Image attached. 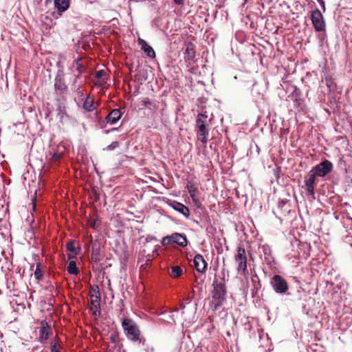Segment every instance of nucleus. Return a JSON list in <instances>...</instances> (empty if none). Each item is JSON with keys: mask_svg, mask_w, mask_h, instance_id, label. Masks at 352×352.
<instances>
[{"mask_svg": "<svg viewBox=\"0 0 352 352\" xmlns=\"http://www.w3.org/2000/svg\"><path fill=\"white\" fill-rule=\"evenodd\" d=\"M121 325L127 340L145 345L146 339L142 336L139 326L133 319L124 318Z\"/></svg>", "mask_w": 352, "mask_h": 352, "instance_id": "1", "label": "nucleus"}, {"mask_svg": "<svg viewBox=\"0 0 352 352\" xmlns=\"http://www.w3.org/2000/svg\"><path fill=\"white\" fill-rule=\"evenodd\" d=\"M212 300L210 307L213 311H217L222 307L226 300V288L223 281H219L215 277L212 283Z\"/></svg>", "mask_w": 352, "mask_h": 352, "instance_id": "2", "label": "nucleus"}, {"mask_svg": "<svg viewBox=\"0 0 352 352\" xmlns=\"http://www.w3.org/2000/svg\"><path fill=\"white\" fill-rule=\"evenodd\" d=\"M54 94L55 99L59 103H63L68 94V88L66 85L64 78V74L62 71H58L54 78Z\"/></svg>", "mask_w": 352, "mask_h": 352, "instance_id": "3", "label": "nucleus"}, {"mask_svg": "<svg viewBox=\"0 0 352 352\" xmlns=\"http://www.w3.org/2000/svg\"><path fill=\"white\" fill-rule=\"evenodd\" d=\"M207 120L208 116L204 113H199L196 120L197 138L204 144L207 143L209 134V130L206 125Z\"/></svg>", "mask_w": 352, "mask_h": 352, "instance_id": "4", "label": "nucleus"}, {"mask_svg": "<svg viewBox=\"0 0 352 352\" xmlns=\"http://www.w3.org/2000/svg\"><path fill=\"white\" fill-rule=\"evenodd\" d=\"M333 165L332 162L328 160H324L314 166L311 171L317 177H324L333 170Z\"/></svg>", "mask_w": 352, "mask_h": 352, "instance_id": "5", "label": "nucleus"}, {"mask_svg": "<svg viewBox=\"0 0 352 352\" xmlns=\"http://www.w3.org/2000/svg\"><path fill=\"white\" fill-rule=\"evenodd\" d=\"M247 255L245 250L242 247L237 248L236 254L234 256V261L237 264V272L244 275L247 272Z\"/></svg>", "mask_w": 352, "mask_h": 352, "instance_id": "6", "label": "nucleus"}, {"mask_svg": "<svg viewBox=\"0 0 352 352\" xmlns=\"http://www.w3.org/2000/svg\"><path fill=\"white\" fill-rule=\"evenodd\" d=\"M172 243L177 244L183 248L186 247L188 244L186 236L184 234L175 232L162 239V244L163 245H168Z\"/></svg>", "mask_w": 352, "mask_h": 352, "instance_id": "7", "label": "nucleus"}, {"mask_svg": "<svg viewBox=\"0 0 352 352\" xmlns=\"http://www.w3.org/2000/svg\"><path fill=\"white\" fill-rule=\"evenodd\" d=\"M270 285L274 291L280 294H284L288 290V284L287 280L280 275H274L271 280Z\"/></svg>", "mask_w": 352, "mask_h": 352, "instance_id": "8", "label": "nucleus"}, {"mask_svg": "<svg viewBox=\"0 0 352 352\" xmlns=\"http://www.w3.org/2000/svg\"><path fill=\"white\" fill-rule=\"evenodd\" d=\"M311 19L316 32H322L325 28V22L321 12L318 9L311 12Z\"/></svg>", "mask_w": 352, "mask_h": 352, "instance_id": "9", "label": "nucleus"}, {"mask_svg": "<svg viewBox=\"0 0 352 352\" xmlns=\"http://www.w3.org/2000/svg\"><path fill=\"white\" fill-rule=\"evenodd\" d=\"M90 301L91 304V310L93 315L99 316L100 315V295L97 286L96 289L94 290V294H91L90 296Z\"/></svg>", "mask_w": 352, "mask_h": 352, "instance_id": "10", "label": "nucleus"}, {"mask_svg": "<svg viewBox=\"0 0 352 352\" xmlns=\"http://www.w3.org/2000/svg\"><path fill=\"white\" fill-rule=\"evenodd\" d=\"M186 188L190 194V197L195 205L197 208H200L201 203L200 201V193L198 190V186L192 182H188L186 184Z\"/></svg>", "mask_w": 352, "mask_h": 352, "instance_id": "11", "label": "nucleus"}, {"mask_svg": "<svg viewBox=\"0 0 352 352\" xmlns=\"http://www.w3.org/2000/svg\"><path fill=\"white\" fill-rule=\"evenodd\" d=\"M317 177L310 170L305 178V187L308 195L314 198V188L316 186V178Z\"/></svg>", "mask_w": 352, "mask_h": 352, "instance_id": "12", "label": "nucleus"}, {"mask_svg": "<svg viewBox=\"0 0 352 352\" xmlns=\"http://www.w3.org/2000/svg\"><path fill=\"white\" fill-rule=\"evenodd\" d=\"M167 204L175 210L177 211L180 214H183L186 218H188L190 216L189 208L184 204L178 202L175 200H168Z\"/></svg>", "mask_w": 352, "mask_h": 352, "instance_id": "13", "label": "nucleus"}, {"mask_svg": "<svg viewBox=\"0 0 352 352\" xmlns=\"http://www.w3.org/2000/svg\"><path fill=\"white\" fill-rule=\"evenodd\" d=\"M184 54V61L187 64V66L192 64L195 57V49L194 44L190 42L188 43Z\"/></svg>", "mask_w": 352, "mask_h": 352, "instance_id": "14", "label": "nucleus"}, {"mask_svg": "<svg viewBox=\"0 0 352 352\" xmlns=\"http://www.w3.org/2000/svg\"><path fill=\"white\" fill-rule=\"evenodd\" d=\"M80 58L74 60L70 67L72 73L75 76L74 84L76 83L77 79L80 77L82 73L85 71V67L80 63Z\"/></svg>", "mask_w": 352, "mask_h": 352, "instance_id": "15", "label": "nucleus"}, {"mask_svg": "<svg viewBox=\"0 0 352 352\" xmlns=\"http://www.w3.org/2000/svg\"><path fill=\"white\" fill-rule=\"evenodd\" d=\"M194 265L199 273H204L207 268V263L204 260L202 255L198 254L195 256L194 258Z\"/></svg>", "mask_w": 352, "mask_h": 352, "instance_id": "16", "label": "nucleus"}, {"mask_svg": "<svg viewBox=\"0 0 352 352\" xmlns=\"http://www.w3.org/2000/svg\"><path fill=\"white\" fill-rule=\"evenodd\" d=\"M138 43L141 46L142 50L144 51V54L151 58H155V52L153 47L150 46L146 41L142 38H139Z\"/></svg>", "mask_w": 352, "mask_h": 352, "instance_id": "17", "label": "nucleus"}, {"mask_svg": "<svg viewBox=\"0 0 352 352\" xmlns=\"http://www.w3.org/2000/svg\"><path fill=\"white\" fill-rule=\"evenodd\" d=\"M261 249L265 261L268 264L272 263L274 261V257L272 256L270 247L268 245L265 244L261 246Z\"/></svg>", "mask_w": 352, "mask_h": 352, "instance_id": "18", "label": "nucleus"}, {"mask_svg": "<svg viewBox=\"0 0 352 352\" xmlns=\"http://www.w3.org/2000/svg\"><path fill=\"white\" fill-rule=\"evenodd\" d=\"M121 116L122 113L118 109H115L112 110L106 117L107 122L111 124H114L120 120Z\"/></svg>", "mask_w": 352, "mask_h": 352, "instance_id": "19", "label": "nucleus"}, {"mask_svg": "<svg viewBox=\"0 0 352 352\" xmlns=\"http://www.w3.org/2000/svg\"><path fill=\"white\" fill-rule=\"evenodd\" d=\"M83 109L87 111H92L95 109L94 106V100L90 98L89 96H87L83 102L82 104Z\"/></svg>", "mask_w": 352, "mask_h": 352, "instance_id": "20", "label": "nucleus"}, {"mask_svg": "<svg viewBox=\"0 0 352 352\" xmlns=\"http://www.w3.org/2000/svg\"><path fill=\"white\" fill-rule=\"evenodd\" d=\"M50 327L47 323L42 324L40 329V339L42 340H46L49 336Z\"/></svg>", "mask_w": 352, "mask_h": 352, "instance_id": "21", "label": "nucleus"}, {"mask_svg": "<svg viewBox=\"0 0 352 352\" xmlns=\"http://www.w3.org/2000/svg\"><path fill=\"white\" fill-rule=\"evenodd\" d=\"M67 270L69 274L72 275H76L79 272L76 267V263L74 261H69L68 266L67 267Z\"/></svg>", "mask_w": 352, "mask_h": 352, "instance_id": "22", "label": "nucleus"}, {"mask_svg": "<svg viewBox=\"0 0 352 352\" xmlns=\"http://www.w3.org/2000/svg\"><path fill=\"white\" fill-rule=\"evenodd\" d=\"M182 269L179 266L175 265L171 267L170 275L173 278H178L182 274Z\"/></svg>", "mask_w": 352, "mask_h": 352, "instance_id": "23", "label": "nucleus"}, {"mask_svg": "<svg viewBox=\"0 0 352 352\" xmlns=\"http://www.w3.org/2000/svg\"><path fill=\"white\" fill-rule=\"evenodd\" d=\"M344 226L349 234H352V218L346 216L343 221Z\"/></svg>", "mask_w": 352, "mask_h": 352, "instance_id": "24", "label": "nucleus"}, {"mask_svg": "<svg viewBox=\"0 0 352 352\" xmlns=\"http://www.w3.org/2000/svg\"><path fill=\"white\" fill-rule=\"evenodd\" d=\"M34 276L35 278L38 280H41L43 277V272H42L41 269L40 268L39 263H38L36 265V267L34 271Z\"/></svg>", "mask_w": 352, "mask_h": 352, "instance_id": "25", "label": "nucleus"}, {"mask_svg": "<svg viewBox=\"0 0 352 352\" xmlns=\"http://www.w3.org/2000/svg\"><path fill=\"white\" fill-rule=\"evenodd\" d=\"M119 146V142L118 141H114L112 143H111L109 145H108L104 150L107 151H113L115 148H118Z\"/></svg>", "mask_w": 352, "mask_h": 352, "instance_id": "26", "label": "nucleus"}, {"mask_svg": "<svg viewBox=\"0 0 352 352\" xmlns=\"http://www.w3.org/2000/svg\"><path fill=\"white\" fill-rule=\"evenodd\" d=\"M291 88L292 89V96H289V97H292L295 99V100H297V98L299 95V90L296 88V87L294 86H292Z\"/></svg>", "mask_w": 352, "mask_h": 352, "instance_id": "27", "label": "nucleus"}, {"mask_svg": "<svg viewBox=\"0 0 352 352\" xmlns=\"http://www.w3.org/2000/svg\"><path fill=\"white\" fill-rule=\"evenodd\" d=\"M66 248L68 251L75 252L76 254V250L74 246V241H69L66 245Z\"/></svg>", "mask_w": 352, "mask_h": 352, "instance_id": "28", "label": "nucleus"}, {"mask_svg": "<svg viewBox=\"0 0 352 352\" xmlns=\"http://www.w3.org/2000/svg\"><path fill=\"white\" fill-rule=\"evenodd\" d=\"M325 84L329 90L333 89V82L331 78L327 77L325 78Z\"/></svg>", "mask_w": 352, "mask_h": 352, "instance_id": "29", "label": "nucleus"}, {"mask_svg": "<svg viewBox=\"0 0 352 352\" xmlns=\"http://www.w3.org/2000/svg\"><path fill=\"white\" fill-rule=\"evenodd\" d=\"M105 72L104 70L97 71L95 75L96 78H101L102 76L105 75Z\"/></svg>", "mask_w": 352, "mask_h": 352, "instance_id": "30", "label": "nucleus"}, {"mask_svg": "<svg viewBox=\"0 0 352 352\" xmlns=\"http://www.w3.org/2000/svg\"><path fill=\"white\" fill-rule=\"evenodd\" d=\"M51 352H60L56 347V344L55 342H52Z\"/></svg>", "mask_w": 352, "mask_h": 352, "instance_id": "31", "label": "nucleus"}, {"mask_svg": "<svg viewBox=\"0 0 352 352\" xmlns=\"http://www.w3.org/2000/svg\"><path fill=\"white\" fill-rule=\"evenodd\" d=\"M60 157H61V153H57V152H54L53 153V155H52L53 160H57L60 159Z\"/></svg>", "mask_w": 352, "mask_h": 352, "instance_id": "32", "label": "nucleus"}, {"mask_svg": "<svg viewBox=\"0 0 352 352\" xmlns=\"http://www.w3.org/2000/svg\"><path fill=\"white\" fill-rule=\"evenodd\" d=\"M32 209L34 211L36 210V199L35 195L32 199Z\"/></svg>", "mask_w": 352, "mask_h": 352, "instance_id": "33", "label": "nucleus"}, {"mask_svg": "<svg viewBox=\"0 0 352 352\" xmlns=\"http://www.w3.org/2000/svg\"><path fill=\"white\" fill-rule=\"evenodd\" d=\"M99 252V248H96L95 245L92 246V255H97Z\"/></svg>", "mask_w": 352, "mask_h": 352, "instance_id": "34", "label": "nucleus"}, {"mask_svg": "<svg viewBox=\"0 0 352 352\" xmlns=\"http://www.w3.org/2000/svg\"><path fill=\"white\" fill-rule=\"evenodd\" d=\"M175 4L182 6L184 3V0H173Z\"/></svg>", "mask_w": 352, "mask_h": 352, "instance_id": "35", "label": "nucleus"}, {"mask_svg": "<svg viewBox=\"0 0 352 352\" xmlns=\"http://www.w3.org/2000/svg\"><path fill=\"white\" fill-rule=\"evenodd\" d=\"M185 308H186V305L184 304V302H181L180 309L182 310V314L183 315L185 314V311H184Z\"/></svg>", "mask_w": 352, "mask_h": 352, "instance_id": "36", "label": "nucleus"}, {"mask_svg": "<svg viewBox=\"0 0 352 352\" xmlns=\"http://www.w3.org/2000/svg\"><path fill=\"white\" fill-rule=\"evenodd\" d=\"M142 102H143V104H144V106H147V105H148V104H151V101H150L148 99H145V100H144L142 101Z\"/></svg>", "mask_w": 352, "mask_h": 352, "instance_id": "37", "label": "nucleus"}, {"mask_svg": "<svg viewBox=\"0 0 352 352\" xmlns=\"http://www.w3.org/2000/svg\"><path fill=\"white\" fill-rule=\"evenodd\" d=\"M76 91H77V93L79 94V96H82V95H83V94H82V91H81V90L80 89V88H77Z\"/></svg>", "mask_w": 352, "mask_h": 352, "instance_id": "38", "label": "nucleus"}, {"mask_svg": "<svg viewBox=\"0 0 352 352\" xmlns=\"http://www.w3.org/2000/svg\"><path fill=\"white\" fill-rule=\"evenodd\" d=\"M184 301H185V303L186 305H188V304H189L190 302V298L188 297V298L184 299Z\"/></svg>", "mask_w": 352, "mask_h": 352, "instance_id": "39", "label": "nucleus"}, {"mask_svg": "<svg viewBox=\"0 0 352 352\" xmlns=\"http://www.w3.org/2000/svg\"><path fill=\"white\" fill-rule=\"evenodd\" d=\"M317 1L320 3V5L324 6V2L323 0H317Z\"/></svg>", "mask_w": 352, "mask_h": 352, "instance_id": "40", "label": "nucleus"}, {"mask_svg": "<svg viewBox=\"0 0 352 352\" xmlns=\"http://www.w3.org/2000/svg\"><path fill=\"white\" fill-rule=\"evenodd\" d=\"M111 340L112 342H116V338L113 337V336H111Z\"/></svg>", "mask_w": 352, "mask_h": 352, "instance_id": "41", "label": "nucleus"}, {"mask_svg": "<svg viewBox=\"0 0 352 352\" xmlns=\"http://www.w3.org/2000/svg\"><path fill=\"white\" fill-rule=\"evenodd\" d=\"M170 318L172 320L175 322V314L173 313V314L170 316Z\"/></svg>", "mask_w": 352, "mask_h": 352, "instance_id": "42", "label": "nucleus"}, {"mask_svg": "<svg viewBox=\"0 0 352 352\" xmlns=\"http://www.w3.org/2000/svg\"><path fill=\"white\" fill-rule=\"evenodd\" d=\"M179 311V309L177 308L175 309V310L173 311V312L177 314Z\"/></svg>", "mask_w": 352, "mask_h": 352, "instance_id": "43", "label": "nucleus"}, {"mask_svg": "<svg viewBox=\"0 0 352 352\" xmlns=\"http://www.w3.org/2000/svg\"><path fill=\"white\" fill-rule=\"evenodd\" d=\"M190 318H185V320H190Z\"/></svg>", "mask_w": 352, "mask_h": 352, "instance_id": "44", "label": "nucleus"}, {"mask_svg": "<svg viewBox=\"0 0 352 352\" xmlns=\"http://www.w3.org/2000/svg\"><path fill=\"white\" fill-rule=\"evenodd\" d=\"M246 2H247V0H245V3H246Z\"/></svg>", "mask_w": 352, "mask_h": 352, "instance_id": "45", "label": "nucleus"}]
</instances>
